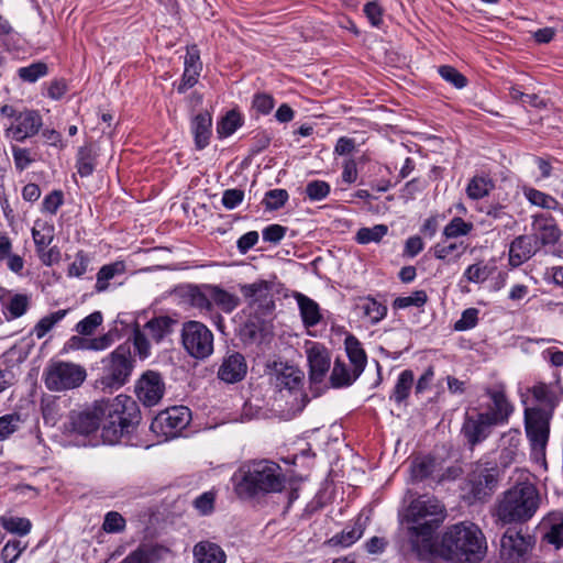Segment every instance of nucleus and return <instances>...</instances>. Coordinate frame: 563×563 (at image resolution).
Listing matches in <instances>:
<instances>
[{
	"label": "nucleus",
	"instance_id": "nucleus-1",
	"mask_svg": "<svg viewBox=\"0 0 563 563\" xmlns=\"http://www.w3.org/2000/svg\"><path fill=\"white\" fill-rule=\"evenodd\" d=\"M445 506L433 496H419L410 501L400 516L404 548L418 558L431 553L433 538L446 518Z\"/></svg>",
	"mask_w": 563,
	"mask_h": 563
},
{
	"label": "nucleus",
	"instance_id": "nucleus-2",
	"mask_svg": "<svg viewBox=\"0 0 563 563\" xmlns=\"http://www.w3.org/2000/svg\"><path fill=\"white\" fill-rule=\"evenodd\" d=\"M233 481L239 497L247 499L282 492L286 479L277 463L258 460L241 465L235 472Z\"/></svg>",
	"mask_w": 563,
	"mask_h": 563
},
{
	"label": "nucleus",
	"instance_id": "nucleus-3",
	"mask_svg": "<svg viewBox=\"0 0 563 563\" xmlns=\"http://www.w3.org/2000/svg\"><path fill=\"white\" fill-rule=\"evenodd\" d=\"M486 549L481 529L472 522L449 527L441 538L440 552L452 563H478Z\"/></svg>",
	"mask_w": 563,
	"mask_h": 563
},
{
	"label": "nucleus",
	"instance_id": "nucleus-4",
	"mask_svg": "<svg viewBox=\"0 0 563 563\" xmlns=\"http://www.w3.org/2000/svg\"><path fill=\"white\" fill-rule=\"evenodd\" d=\"M540 494L530 482H519L505 490L496 500L493 516L501 525L525 523L537 512Z\"/></svg>",
	"mask_w": 563,
	"mask_h": 563
},
{
	"label": "nucleus",
	"instance_id": "nucleus-5",
	"mask_svg": "<svg viewBox=\"0 0 563 563\" xmlns=\"http://www.w3.org/2000/svg\"><path fill=\"white\" fill-rule=\"evenodd\" d=\"M334 159L342 168L341 176H390V165L376 161L372 153L361 150L355 139L340 136L333 148Z\"/></svg>",
	"mask_w": 563,
	"mask_h": 563
},
{
	"label": "nucleus",
	"instance_id": "nucleus-6",
	"mask_svg": "<svg viewBox=\"0 0 563 563\" xmlns=\"http://www.w3.org/2000/svg\"><path fill=\"white\" fill-rule=\"evenodd\" d=\"M101 438L106 444H114L139 422L136 402L126 395L117 396L103 405Z\"/></svg>",
	"mask_w": 563,
	"mask_h": 563
},
{
	"label": "nucleus",
	"instance_id": "nucleus-7",
	"mask_svg": "<svg viewBox=\"0 0 563 563\" xmlns=\"http://www.w3.org/2000/svg\"><path fill=\"white\" fill-rule=\"evenodd\" d=\"M500 468L494 461L479 460L472 465L467 475L466 489L474 500H485L496 489Z\"/></svg>",
	"mask_w": 563,
	"mask_h": 563
},
{
	"label": "nucleus",
	"instance_id": "nucleus-8",
	"mask_svg": "<svg viewBox=\"0 0 563 563\" xmlns=\"http://www.w3.org/2000/svg\"><path fill=\"white\" fill-rule=\"evenodd\" d=\"M86 369L75 363L51 362L44 372V382L51 391H64L79 387L86 379Z\"/></svg>",
	"mask_w": 563,
	"mask_h": 563
},
{
	"label": "nucleus",
	"instance_id": "nucleus-9",
	"mask_svg": "<svg viewBox=\"0 0 563 563\" xmlns=\"http://www.w3.org/2000/svg\"><path fill=\"white\" fill-rule=\"evenodd\" d=\"M180 338L184 350L196 360H206L213 353V333L200 321L184 322Z\"/></svg>",
	"mask_w": 563,
	"mask_h": 563
},
{
	"label": "nucleus",
	"instance_id": "nucleus-10",
	"mask_svg": "<svg viewBox=\"0 0 563 563\" xmlns=\"http://www.w3.org/2000/svg\"><path fill=\"white\" fill-rule=\"evenodd\" d=\"M103 375L100 379L103 388H120L125 384L132 372V358L130 347L118 346L104 361Z\"/></svg>",
	"mask_w": 563,
	"mask_h": 563
},
{
	"label": "nucleus",
	"instance_id": "nucleus-11",
	"mask_svg": "<svg viewBox=\"0 0 563 563\" xmlns=\"http://www.w3.org/2000/svg\"><path fill=\"white\" fill-rule=\"evenodd\" d=\"M550 411L541 408H527L525 410V423L527 437L536 456H544L545 446L550 433Z\"/></svg>",
	"mask_w": 563,
	"mask_h": 563
},
{
	"label": "nucleus",
	"instance_id": "nucleus-12",
	"mask_svg": "<svg viewBox=\"0 0 563 563\" xmlns=\"http://www.w3.org/2000/svg\"><path fill=\"white\" fill-rule=\"evenodd\" d=\"M107 162L108 167L113 165L114 172L119 174L118 162L109 151L103 150L97 142H88L80 146L76 155V167L79 176H90L93 172L103 173L102 164Z\"/></svg>",
	"mask_w": 563,
	"mask_h": 563
},
{
	"label": "nucleus",
	"instance_id": "nucleus-13",
	"mask_svg": "<svg viewBox=\"0 0 563 563\" xmlns=\"http://www.w3.org/2000/svg\"><path fill=\"white\" fill-rule=\"evenodd\" d=\"M239 288L249 307L257 314L265 316L274 309L271 283L256 280L252 284L240 285Z\"/></svg>",
	"mask_w": 563,
	"mask_h": 563
},
{
	"label": "nucleus",
	"instance_id": "nucleus-14",
	"mask_svg": "<svg viewBox=\"0 0 563 563\" xmlns=\"http://www.w3.org/2000/svg\"><path fill=\"white\" fill-rule=\"evenodd\" d=\"M16 125L7 130V135L16 142H24L27 137L36 135L43 124L42 117L37 110L24 109L15 117Z\"/></svg>",
	"mask_w": 563,
	"mask_h": 563
},
{
	"label": "nucleus",
	"instance_id": "nucleus-15",
	"mask_svg": "<svg viewBox=\"0 0 563 563\" xmlns=\"http://www.w3.org/2000/svg\"><path fill=\"white\" fill-rule=\"evenodd\" d=\"M529 547V540L520 531L508 529L500 540V554L508 563H520Z\"/></svg>",
	"mask_w": 563,
	"mask_h": 563
},
{
	"label": "nucleus",
	"instance_id": "nucleus-16",
	"mask_svg": "<svg viewBox=\"0 0 563 563\" xmlns=\"http://www.w3.org/2000/svg\"><path fill=\"white\" fill-rule=\"evenodd\" d=\"M494 426L496 424L486 413L477 412L465 417L462 432L471 446H474L489 435Z\"/></svg>",
	"mask_w": 563,
	"mask_h": 563
},
{
	"label": "nucleus",
	"instance_id": "nucleus-17",
	"mask_svg": "<svg viewBox=\"0 0 563 563\" xmlns=\"http://www.w3.org/2000/svg\"><path fill=\"white\" fill-rule=\"evenodd\" d=\"M103 405H98L92 411H73L69 415L66 429L70 432L88 435L100 427Z\"/></svg>",
	"mask_w": 563,
	"mask_h": 563
},
{
	"label": "nucleus",
	"instance_id": "nucleus-18",
	"mask_svg": "<svg viewBox=\"0 0 563 563\" xmlns=\"http://www.w3.org/2000/svg\"><path fill=\"white\" fill-rule=\"evenodd\" d=\"M139 400L146 407L155 406L164 393V385L158 374L148 372L142 376L135 387Z\"/></svg>",
	"mask_w": 563,
	"mask_h": 563
},
{
	"label": "nucleus",
	"instance_id": "nucleus-19",
	"mask_svg": "<svg viewBox=\"0 0 563 563\" xmlns=\"http://www.w3.org/2000/svg\"><path fill=\"white\" fill-rule=\"evenodd\" d=\"M195 147L203 150L210 144L212 136V113L209 110L195 114L190 120Z\"/></svg>",
	"mask_w": 563,
	"mask_h": 563
},
{
	"label": "nucleus",
	"instance_id": "nucleus-20",
	"mask_svg": "<svg viewBox=\"0 0 563 563\" xmlns=\"http://www.w3.org/2000/svg\"><path fill=\"white\" fill-rule=\"evenodd\" d=\"M247 365L242 354L234 352L223 358L218 377L225 383H236L246 375Z\"/></svg>",
	"mask_w": 563,
	"mask_h": 563
},
{
	"label": "nucleus",
	"instance_id": "nucleus-21",
	"mask_svg": "<svg viewBox=\"0 0 563 563\" xmlns=\"http://www.w3.org/2000/svg\"><path fill=\"white\" fill-rule=\"evenodd\" d=\"M537 240L530 235L517 236L509 246V264L518 267L529 261L537 252Z\"/></svg>",
	"mask_w": 563,
	"mask_h": 563
},
{
	"label": "nucleus",
	"instance_id": "nucleus-22",
	"mask_svg": "<svg viewBox=\"0 0 563 563\" xmlns=\"http://www.w3.org/2000/svg\"><path fill=\"white\" fill-rule=\"evenodd\" d=\"M190 421V410L184 406H176L161 412L155 423L165 427V433H173L184 429Z\"/></svg>",
	"mask_w": 563,
	"mask_h": 563
},
{
	"label": "nucleus",
	"instance_id": "nucleus-23",
	"mask_svg": "<svg viewBox=\"0 0 563 563\" xmlns=\"http://www.w3.org/2000/svg\"><path fill=\"white\" fill-rule=\"evenodd\" d=\"M308 398L303 390H277L275 397L276 406L285 412L287 417H294L300 412L307 405Z\"/></svg>",
	"mask_w": 563,
	"mask_h": 563
},
{
	"label": "nucleus",
	"instance_id": "nucleus-24",
	"mask_svg": "<svg viewBox=\"0 0 563 563\" xmlns=\"http://www.w3.org/2000/svg\"><path fill=\"white\" fill-rule=\"evenodd\" d=\"M308 363L310 366V377L313 382L320 383L330 368V356L328 351L321 345H313L307 351Z\"/></svg>",
	"mask_w": 563,
	"mask_h": 563
},
{
	"label": "nucleus",
	"instance_id": "nucleus-25",
	"mask_svg": "<svg viewBox=\"0 0 563 563\" xmlns=\"http://www.w3.org/2000/svg\"><path fill=\"white\" fill-rule=\"evenodd\" d=\"M194 563H225L227 554L222 548L209 540L199 541L192 549Z\"/></svg>",
	"mask_w": 563,
	"mask_h": 563
},
{
	"label": "nucleus",
	"instance_id": "nucleus-26",
	"mask_svg": "<svg viewBox=\"0 0 563 563\" xmlns=\"http://www.w3.org/2000/svg\"><path fill=\"white\" fill-rule=\"evenodd\" d=\"M533 225L536 229L534 240L543 246L553 245L561 238V230L550 218L537 216Z\"/></svg>",
	"mask_w": 563,
	"mask_h": 563
},
{
	"label": "nucleus",
	"instance_id": "nucleus-27",
	"mask_svg": "<svg viewBox=\"0 0 563 563\" xmlns=\"http://www.w3.org/2000/svg\"><path fill=\"white\" fill-rule=\"evenodd\" d=\"M303 373L294 366H284L276 371L275 386L277 390H302Z\"/></svg>",
	"mask_w": 563,
	"mask_h": 563
},
{
	"label": "nucleus",
	"instance_id": "nucleus-28",
	"mask_svg": "<svg viewBox=\"0 0 563 563\" xmlns=\"http://www.w3.org/2000/svg\"><path fill=\"white\" fill-rule=\"evenodd\" d=\"M244 117L239 107L227 111L217 122V134L220 140L231 136L238 129L243 126Z\"/></svg>",
	"mask_w": 563,
	"mask_h": 563
},
{
	"label": "nucleus",
	"instance_id": "nucleus-29",
	"mask_svg": "<svg viewBox=\"0 0 563 563\" xmlns=\"http://www.w3.org/2000/svg\"><path fill=\"white\" fill-rule=\"evenodd\" d=\"M489 396L493 404L489 406V410L485 413L495 424L505 422L512 410L505 394L500 390H493L489 391Z\"/></svg>",
	"mask_w": 563,
	"mask_h": 563
},
{
	"label": "nucleus",
	"instance_id": "nucleus-30",
	"mask_svg": "<svg viewBox=\"0 0 563 563\" xmlns=\"http://www.w3.org/2000/svg\"><path fill=\"white\" fill-rule=\"evenodd\" d=\"M542 528L547 529L544 540L558 549L563 547V517L560 512H551L544 517Z\"/></svg>",
	"mask_w": 563,
	"mask_h": 563
},
{
	"label": "nucleus",
	"instance_id": "nucleus-31",
	"mask_svg": "<svg viewBox=\"0 0 563 563\" xmlns=\"http://www.w3.org/2000/svg\"><path fill=\"white\" fill-rule=\"evenodd\" d=\"M276 100L271 92L257 90L251 100L250 113L254 119L269 115L275 108Z\"/></svg>",
	"mask_w": 563,
	"mask_h": 563
},
{
	"label": "nucleus",
	"instance_id": "nucleus-32",
	"mask_svg": "<svg viewBox=\"0 0 563 563\" xmlns=\"http://www.w3.org/2000/svg\"><path fill=\"white\" fill-rule=\"evenodd\" d=\"M356 309L372 323L379 322L387 313V307L372 297L361 298L356 303Z\"/></svg>",
	"mask_w": 563,
	"mask_h": 563
},
{
	"label": "nucleus",
	"instance_id": "nucleus-33",
	"mask_svg": "<svg viewBox=\"0 0 563 563\" xmlns=\"http://www.w3.org/2000/svg\"><path fill=\"white\" fill-rule=\"evenodd\" d=\"M345 350L354 368V377H358L364 371L366 364V354L360 342L354 336L346 338Z\"/></svg>",
	"mask_w": 563,
	"mask_h": 563
},
{
	"label": "nucleus",
	"instance_id": "nucleus-34",
	"mask_svg": "<svg viewBox=\"0 0 563 563\" xmlns=\"http://www.w3.org/2000/svg\"><path fill=\"white\" fill-rule=\"evenodd\" d=\"M212 305L214 303L223 312L231 313L239 305L240 298L218 286L209 287Z\"/></svg>",
	"mask_w": 563,
	"mask_h": 563
},
{
	"label": "nucleus",
	"instance_id": "nucleus-35",
	"mask_svg": "<svg viewBox=\"0 0 563 563\" xmlns=\"http://www.w3.org/2000/svg\"><path fill=\"white\" fill-rule=\"evenodd\" d=\"M536 401L544 406L545 411L552 415L553 409L560 401L558 394L554 389L544 383H538L530 389Z\"/></svg>",
	"mask_w": 563,
	"mask_h": 563
},
{
	"label": "nucleus",
	"instance_id": "nucleus-36",
	"mask_svg": "<svg viewBox=\"0 0 563 563\" xmlns=\"http://www.w3.org/2000/svg\"><path fill=\"white\" fill-rule=\"evenodd\" d=\"M297 302L300 309V314L306 327H313L319 323L321 314L319 306L316 301L305 295H297Z\"/></svg>",
	"mask_w": 563,
	"mask_h": 563
},
{
	"label": "nucleus",
	"instance_id": "nucleus-37",
	"mask_svg": "<svg viewBox=\"0 0 563 563\" xmlns=\"http://www.w3.org/2000/svg\"><path fill=\"white\" fill-rule=\"evenodd\" d=\"M174 320L169 317H157L151 319L144 327V332L155 342H159L172 331Z\"/></svg>",
	"mask_w": 563,
	"mask_h": 563
},
{
	"label": "nucleus",
	"instance_id": "nucleus-38",
	"mask_svg": "<svg viewBox=\"0 0 563 563\" xmlns=\"http://www.w3.org/2000/svg\"><path fill=\"white\" fill-rule=\"evenodd\" d=\"M3 305V313L8 320L16 319L23 316L30 305L29 298L25 295L16 294L11 296Z\"/></svg>",
	"mask_w": 563,
	"mask_h": 563
},
{
	"label": "nucleus",
	"instance_id": "nucleus-39",
	"mask_svg": "<svg viewBox=\"0 0 563 563\" xmlns=\"http://www.w3.org/2000/svg\"><path fill=\"white\" fill-rule=\"evenodd\" d=\"M49 73L48 65L43 60L33 62L29 66L20 67L18 69L19 78L29 84L36 82L40 78Z\"/></svg>",
	"mask_w": 563,
	"mask_h": 563
},
{
	"label": "nucleus",
	"instance_id": "nucleus-40",
	"mask_svg": "<svg viewBox=\"0 0 563 563\" xmlns=\"http://www.w3.org/2000/svg\"><path fill=\"white\" fill-rule=\"evenodd\" d=\"M124 272V264L122 262H115L109 265L102 266L97 274L96 290L98 292L104 291L108 288V283L115 275Z\"/></svg>",
	"mask_w": 563,
	"mask_h": 563
},
{
	"label": "nucleus",
	"instance_id": "nucleus-41",
	"mask_svg": "<svg viewBox=\"0 0 563 563\" xmlns=\"http://www.w3.org/2000/svg\"><path fill=\"white\" fill-rule=\"evenodd\" d=\"M68 310H57L52 312L38 320V322L33 328V333L37 339H43L60 320H63Z\"/></svg>",
	"mask_w": 563,
	"mask_h": 563
},
{
	"label": "nucleus",
	"instance_id": "nucleus-42",
	"mask_svg": "<svg viewBox=\"0 0 563 563\" xmlns=\"http://www.w3.org/2000/svg\"><path fill=\"white\" fill-rule=\"evenodd\" d=\"M0 525L8 532L19 536H26L32 528V523L29 519L12 516H1Z\"/></svg>",
	"mask_w": 563,
	"mask_h": 563
},
{
	"label": "nucleus",
	"instance_id": "nucleus-43",
	"mask_svg": "<svg viewBox=\"0 0 563 563\" xmlns=\"http://www.w3.org/2000/svg\"><path fill=\"white\" fill-rule=\"evenodd\" d=\"M509 97L512 101L520 102L521 104H529L536 109H543L547 107V102L537 93H526L514 86L509 89Z\"/></svg>",
	"mask_w": 563,
	"mask_h": 563
},
{
	"label": "nucleus",
	"instance_id": "nucleus-44",
	"mask_svg": "<svg viewBox=\"0 0 563 563\" xmlns=\"http://www.w3.org/2000/svg\"><path fill=\"white\" fill-rule=\"evenodd\" d=\"M439 75L456 89L467 86L468 79L459 69L451 65H441L438 69Z\"/></svg>",
	"mask_w": 563,
	"mask_h": 563
},
{
	"label": "nucleus",
	"instance_id": "nucleus-45",
	"mask_svg": "<svg viewBox=\"0 0 563 563\" xmlns=\"http://www.w3.org/2000/svg\"><path fill=\"white\" fill-rule=\"evenodd\" d=\"M363 531L362 525L355 523L353 527L346 528L340 534L331 538L329 542L333 545L350 547L362 537Z\"/></svg>",
	"mask_w": 563,
	"mask_h": 563
},
{
	"label": "nucleus",
	"instance_id": "nucleus-46",
	"mask_svg": "<svg viewBox=\"0 0 563 563\" xmlns=\"http://www.w3.org/2000/svg\"><path fill=\"white\" fill-rule=\"evenodd\" d=\"M473 223L466 222L460 217L453 218L444 228L443 234L448 239L467 235L473 230Z\"/></svg>",
	"mask_w": 563,
	"mask_h": 563
},
{
	"label": "nucleus",
	"instance_id": "nucleus-47",
	"mask_svg": "<svg viewBox=\"0 0 563 563\" xmlns=\"http://www.w3.org/2000/svg\"><path fill=\"white\" fill-rule=\"evenodd\" d=\"M388 228L385 224H377L373 228H362L356 233V241L361 244L379 242L386 234Z\"/></svg>",
	"mask_w": 563,
	"mask_h": 563
},
{
	"label": "nucleus",
	"instance_id": "nucleus-48",
	"mask_svg": "<svg viewBox=\"0 0 563 563\" xmlns=\"http://www.w3.org/2000/svg\"><path fill=\"white\" fill-rule=\"evenodd\" d=\"M413 384V373L409 369L401 372L394 389L393 397L397 402H401L409 395Z\"/></svg>",
	"mask_w": 563,
	"mask_h": 563
},
{
	"label": "nucleus",
	"instance_id": "nucleus-49",
	"mask_svg": "<svg viewBox=\"0 0 563 563\" xmlns=\"http://www.w3.org/2000/svg\"><path fill=\"white\" fill-rule=\"evenodd\" d=\"M356 378L357 377H354V371L351 374L342 361L336 360L334 362L331 373V382L333 386L341 387L344 385H350Z\"/></svg>",
	"mask_w": 563,
	"mask_h": 563
},
{
	"label": "nucleus",
	"instance_id": "nucleus-50",
	"mask_svg": "<svg viewBox=\"0 0 563 563\" xmlns=\"http://www.w3.org/2000/svg\"><path fill=\"white\" fill-rule=\"evenodd\" d=\"M21 423L22 419L19 413H8L0 417V441L9 439L20 429Z\"/></svg>",
	"mask_w": 563,
	"mask_h": 563
},
{
	"label": "nucleus",
	"instance_id": "nucleus-51",
	"mask_svg": "<svg viewBox=\"0 0 563 563\" xmlns=\"http://www.w3.org/2000/svg\"><path fill=\"white\" fill-rule=\"evenodd\" d=\"M493 187L490 178H472L466 187V192L472 199H481L488 195Z\"/></svg>",
	"mask_w": 563,
	"mask_h": 563
},
{
	"label": "nucleus",
	"instance_id": "nucleus-52",
	"mask_svg": "<svg viewBox=\"0 0 563 563\" xmlns=\"http://www.w3.org/2000/svg\"><path fill=\"white\" fill-rule=\"evenodd\" d=\"M103 321L102 313L95 311L76 324V332L80 335H91Z\"/></svg>",
	"mask_w": 563,
	"mask_h": 563
},
{
	"label": "nucleus",
	"instance_id": "nucleus-53",
	"mask_svg": "<svg viewBox=\"0 0 563 563\" xmlns=\"http://www.w3.org/2000/svg\"><path fill=\"white\" fill-rule=\"evenodd\" d=\"M428 300L427 292L424 290H416L409 296L397 297L394 300L395 309H405L408 307H422Z\"/></svg>",
	"mask_w": 563,
	"mask_h": 563
},
{
	"label": "nucleus",
	"instance_id": "nucleus-54",
	"mask_svg": "<svg viewBox=\"0 0 563 563\" xmlns=\"http://www.w3.org/2000/svg\"><path fill=\"white\" fill-rule=\"evenodd\" d=\"M288 198L289 196L287 190L272 189L265 194L262 203L265 206L266 210L274 211L280 209Z\"/></svg>",
	"mask_w": 563,
	"mask_h": 563
},
{
	"label": "nucleus",
	"instance_id": "nucleus-55",
	"mask_svg": "<svg viewBox=\"0 0 563 563\" xmlns=\"http://www.w3.org/2000/svg\"><path fill=\"white\" fill-rule=\"evenodd\" d=\"M433 460L429 457L416 459L411 463V477L413 481L427 478L433 471Z\"/></svg>",
	"mask_w": 563,
	"mask_h": 563
},
{
	"label": "nucleus",
	"instance_id": "nucleus-56",
	"mask_svg": "<svg viewBox=\"0 0 563 563\" xmlns=\"http://www.w3.org/2000/svg\"><path fill=\"white\" fill-rule=\"evenodd\" d=\"M187 296L192 307L198 308L200 310H211L212 300L210 294L206 295L205 292L201 291L200 288L194 286L189 287Z\"/></svg>",
	"mask_w": 563,
	"mask_h": 563
},
{
	"label": "nucleus",
	"instance_id": "nucleus-57",
	"mask_svg": "<svg viewBox=\"0 0 563 563\" xmlns=\"http://www.w3.org/2000/svg\"><path fill=\"white\" fill-rule=\"evenodd\" d=\"M490 275V271L487 265L483 263H475L470 265L464 272V278L470 283H484Z\"/></svg>",
	"mask_w": 563,
	"mask_h": 563
},
{
	"label": "nucleus",
	"instance_id": "nucleus-58",
	"mask_svg": "<svg viewBox=\"0 0 563 563\" xmlns=\"http://www.w3.org/2000/svg\"><path fill=\"white\" fill-rule=\"evenodd\" d=\"M187 54L185 56V70L198 71L202 70V62L200 59V49L197 44H190L186 46Z\"/></svg>",
	"mask_w": 563,
	"mask_h": 563
},
{
	"label": "nucleus",
	"instance_id": "nucleus-59",
	"mask_svg": "<svg viewBox=\"0 0 563 563\" xmlns=\"http://www.w3.org/2000/svg\"><path fill=\"white\" fill-rule=\"evenodd\" d=\"M330 194V185L323 180L310 181L306 187V195L311 201H320Z\"/></svg>",
	"mask_w": 563,
	"mask_h": 563
},
{
	"label": "nucleus",
	"instance_id": "nucleus-60",
	"mask_svg": "<svg viewBox=\"0 0 563 563\" xmlns=\"http://www.w3.org/2000/svg\"><path fill=\"white\" fill-rule=\"evenodd\" d=\"M461 246L462 243H437L433 246V255L440 261H445L450 255L453 254H455V257H460L465 250V246H463L462 251H459Z\"/></svg>",
	"mask_w": 563,
	"mask_h": 563
},
{
	"label": "nucleus",
	"instance_id": "nucleus-61",
	"mask_svg": "<svg viewBox=\"0 0 563 563\" xmlns=\"http://www.w3.org/2000/svg\"><path fill=\"white\" fill-rule=\"evenodd\" d=\"M273 140L272 133L267 130H256L252 137V144L250 147L251 155L258 154L266 150Z\"/></svg>",
	"mask_w": 563,
	"mask_h": 563
},
{
	"label": "nucleus",
	"instance_id": "nucleus-62",
	"mask_svg": "<svg viewBox=\"0 0 563 563\" xmlns=\"http://www.w3.org/2000/svg\"><path fill=\"white\" fill-rule=\"evenodd\" d=\"M102 528L108 533H118L124 530L125 519L117 511H110L106 515Z\"/></svg>",
	"mask_w": 563,
	"mask_h": 563
},
{
	"label": "nucleus",
	"instance_id": "nucleus-63",
	"mask_svg": "<svg viewBox=\"0 0 563 563\" xmlns=\"http://www.w3.org/2000/svg\"><path fill=\"white\" fill-rule=\"evenodd\" d=\"M32 235L37 252L46 249L53 241V229L48 225H43L41 229L33 228Z\"/></svg>",
	"mask_w": 563,
	"mask_h": 563
},
{
	"label": "nucleus",
	"instance_id": "nucleus-64",
	"mask_svg": "<svg viewBox=\"0 0 563 563\" xmlns=\"http://www.w3.org/2000/svg\"><path fill=\"white\" fill-rule=\"evenodd\" d=\"M24 550L25 545L21 541H9L1 551V559L4 563H14Z\"/></svg>",
	"mask_w": 563,
	"mask_h": 563
}]
</instances>
